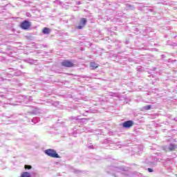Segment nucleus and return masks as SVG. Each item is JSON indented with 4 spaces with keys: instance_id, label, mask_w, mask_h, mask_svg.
Wrapping results in <instances>:
<instances>
[{
    "instance_id": "nucleus-1",
    "label": "nucleus",
    "mask_w": 177,
    "mask_h": 177,
    "mask_svg": "<svg viewBox=\"0 0 177 177\" xmlns=\"http://www.w3.org/2000/svg\"><path fill=\"white\" fill-rule=\"evenodd\" d=\"M45 153L47 154L49 157H52L53 158H59V154L56 152V151L53 149H47L45 151Z\"/></svg>"
},
{
    "instance_id": "nucleus-2",
    "label": "nucleus",
    "mask_w": 177,
    "mask_h": 177,
    "mask_svg": "<svg viewBox=\"0 0 177 177\" xmlns=\"http://www.w3.org/2000/svg\"><path fill=\"white\" fill-rule=\"evenodd\" d=\"M30 27H31V22L27 20L21 23V28H22V30H30Z\"/></svg>"
},
{
    "instance_id": "nucleus-3",
    "label": "nucleus",
    "mask_w": 177,
    "mask_h": 177,
    "mask_svg": "<svg viewBox=\"0 0 177 177\" xmlns=\"http://www.w3.org/2000/svg\"><path fill=\"white\" fill-rule=\"evenodd\" d=\"M62 66L63 67H68V68H71L74 67L75 64L73 63V62L68 60V59H65L61 63Z\"/></svg>"
},
{
    "instance_id": "nucleus-4",
    "label": "nucleus",
    "mask_w": 177,
    "mask_h": 177,
    "mask_svg": "<svg viewBox=\"0 0 177 177\" xmlns=\"http://www.w3.org/2000/svg\"><path fill=\"white\" fill-rule=\"evenodd\" d=\"M123 128H131L133 127V122L132 120H127L122 124Z\"/></svg>"
},
{
    "instance_id": "nucleus-5",
    "label": "nucleus",
    "mask_w": 177,
    "mask_h": 177,
    "mask_svg": "<svg viewBox=\"0 0 177 177\" xmlns=\"http://www.w3.org/2000/svg\"><path fill=\"white\" fill-rule=\"evenodd\" d=\"M80 21H81V24H82V26H77L78 30H82V28H84L85 24H86V19L82 18Z\"/></svg>"
},
{
    "instance_id": "nucleus-6",
    "label": "nucleus",
    "mask_w": 177,
    "mask_h": 177,
    "mask_svg": "<svg viewBox=\"0 0 177 177\" xmlns=\"http://www.w3.org/2000/svg\"><path fill=\"white\" fill-rule=\"evenodd\" d=\"M90 67L92 68V70H96V68H99V64H96L95 62H91L90 63Z\"/></svg>"
},
{
    "instance_id": "nucleus-7",
    "label": "nucleus",
    "mask_w": 177,
    "mask_h": 177,
    "mask_svg": "<svg viewBox=\"0 0 177 177\" xmlns=\"http://www.w3.org/2000/svg\"><path fill=\"white\" fill-rule=\"evenodd\" d=\"M177 145L176 144H170L169 147V150L170 151H174V150H176Z\"/></svg>"
},
{
    "instance_id": "nucleus-8",
    "label": "nucleus",
    "mask_w": 177,
    "mask_h": 177,
    "mask_svg": "<svg viewBox=\"0 0 177 177\" xmlns=\"http://www.w3.org/2000/svg\"><path fill=\"white\" fill-rule=\"evenodd\" d=\"M43 34H50V29L49 28H44L42 30Z\"/></svg>"
},
{
    "instance_id": "nucleus-9",
    "label": "nucleus",
    "mask_w": 177,
    "mask_h": 177,
    "mask_svg": "<svg viewBox=\"0 0 177 177\" xmlns=\"http://www.w3.org/2000/svg\"><path fill=\"white\" fill-rule=\"evenodd\" d=\"M21 177H31V175H30V173L25 171L21 174Z\"/></svg>"
},
{
    "instance_id": "nucleus-10",
    "label": "nucleus",
    "mask_w": 177,
    "mask_h": 177,
    "mask_svg": "<svg viewBox=\"0 0 177 177\" xmlns=\"http://www.w3.org/2000/svg\"><path fill=\"white\" fill-rule=\"evenodd\" d=\"M151 109V105H147L144 107V110H150Z\"/></svg>"
},
{
    "instance_id": "nucleus-11",
    "label": "nucleus",
    "mask_w": 177,
    "mask_h": 177,
    "mask_svg": "<svg viewBox=\"0 0 177 177\" xmlns=\"http://www.w3.org/2000/svg\"><path fill=\"white\" fill-rule=\"evenodd\" d=\"M31 168H32L31 165H25V169H31Z\"/></svg>"
},
{
    "instance_id": "nucleus-12",
    "label": "nucleus",
    "mask_w": 177,
    "mask_h": 177,
    "mask_svg": "<svg viewBox=\"0 0 177 177\" xmlns=\"http://www.w3.org/2000/svg\"><path fill=\"white\" fill-rule=\"evenodd\" d=\"M148 171L149 172H153V169L148 168Z\"/></svg>"
}]
</instances>
